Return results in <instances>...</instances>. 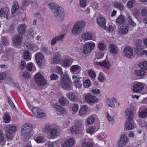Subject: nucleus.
Segmentation results:
<instances>
[{
	"label": "nucleus",
	"mask_w": 147,
	"mask_h": 147,
	"mask_svg": "<svg viewBox=\"0 0 147 147\" xmlns=\"http://www.w3.org/2000/svg\"><path fill=\"white\" fill-rule=\"evenodd\" d=\"M49 6L54 16L57 17L58 20L59 21H63L65 16L64 11L63 8L54 3H49Z\"/></svg>",
	"instance_id": "1"
},
{
	"label": "nucleus",
	"mask_w": 147,
	"mask_h": 147,
	"mask_svg": "<svg viewBox=\"0 0 147 147\" xmlns=\"http://www.w3.org/2000/svg\"><path fill=\"white\" fill-rule=\"evenodd\" d=\"M71 81L68 74H63L61 76L60 83L59 84L62 88L67 90H72V87L70 86Z\"/></svg>",
	"instance_id": "2"
},
{
	"label": "nucleus",
	"mask_w": 147,
	"mask_h": 147,
	"mask_svg": "<svg viewBox=\"0 0 147 147\" xmlns=\"http://www.w3.org/2000/svg\"><path fill=\"white\" fill-rule=\"evenodd\" d=\"M3 129L5 133L6 138L8 141L11 140L14 137L13 134L17 130L16 126L12 124H9L5 126Z\"/></svg>",
	"instance_id": "3"
},
{
	"label": "nucleus",
	"mask_w": 147,
	"mask_h": 147,
	"mask_svg": "<svg viewBox=\"0 0 147 147\" xmlns=\"http://www.w3.org/2000/svg\"><path fill=\"white\" fill-rule=\"evenodd\" d=\"M86 25V22L84 21H79L76 22L73 25L71 31L73 35H78L82 31Z\"/></svg>",
	"instance_id": "4"
},
{
	"label": "nucleus",
	"mask_w": 147,
	"mask_h": 147,
	"mask_svg": "<svg viewBox=\"0 0 147 147\" xmlns=\"http://www.w3.org/2000/svg\"><path fill=\"white\" fill-rule=\"evenodd\" d=\"M84 129V125L82 122H77L75 125L72 127L69 131L73 134H78L82 131Z\"/></svg>",
	"instance_id": "5"
},
{
	"label": "nucleus",
	"mask_w": 147,
	"mask_h": 147,
	"mask_svg": "<svg viewBox=\"0 0 147 147\" xmlns=\"http://www.w3.org/2000/svg\"><path fill=\"white\" fill-rule=\"evenodd\" d=\"M95 47V44L94 42H87L83 46L82 52L84 54L90 53L94 48Z\"/></svg>",
	"instance_id": "6"
},
{
	"label": "nucleus",
	"mask_w": 147,
	"mask_h": 147,
	"mask_svg": "<svg viewBox=\"0 0 147 147\" xmlns=\"http://www.w3.org/2000/svg\"><path fill=\"white\" fill-rule=\"evenodd\" d=\"M34 79L36 84L39 86H43L47 83L44 76L40 73H38L35 75Z\"/></svg>",
	"instance_id": "7"
},
{
	"label": "nucleus",
	"mask_w": 147,
	"mask_h": 147,
	"mask_svg": "<svg viewBox=\"0 0 147 147\" xmlns=\"http://www.w3.org/2000/svg\"><path fill=\"white\" fill-rule=\"evenodd\" d=\"M32 111L34 115L38 118L45 119L47 117L46 113L38 108H34L32 109Z\"/></svg>",
	"instance_id": "8"
},
{
	"label": "nucleus",
	"mask_w": 147,
	"mask_h": 147,
	"mask_svg": "<svg viewBox=\"0 0 147 147\" xmlns=\"http://www.w3.org/2000/svg\"><path fill=\"white\" fill-rule=\"evenodd\" d=\"M32 124L29 123H26L23 125L21 128V134L23 136H26L32 129Z\"/></svg>",
	"instance_id": "9"
},
{
	"label": "nucleus",
	"mask_w": 147,
	"mask_h": 147,
	"mask_svg": "<svg viewBox=\"0 0 147 147\" xmlns=\"http://www.w3.org/2000/svg\"><path fill=\"white\" fill-rule=\"evenodd\" d=\"M128 141L127 136L124 134H122L118 141L117 143L118 147H123L128 143Z\"/></svg>",
	"instance_id": "10"
},
{
	"label": "nucleus",
	"mask_w": 147,
	"mask_h": 147,
	"mask_svg": "<svg viewBox=\"0 0 147 147\" xmlns=\"http://www.w3.org/2000/svg\"><path fill=\"white\" fill-rule=\"evenodd\" d=\"M84 98L86 102L89 103H94L98 100L96 96L90 93L85 94Z\"/></svg>",
	"instance_id": "11"
},
{
	"label": "nucleus",
	"mask_w": 147,
	"mask_h": 147,
	"mask_svg": "<svg viewBox=\"0 0 147 147\" xmlns=\"http://www.w3.org/2000/svg\"><path fill=\"white\" fill-rule=\"evenodd\" d=\"M22 36L17 35L14 36L13 38L12 42L13 45L16 46L21 45L22 40Z\"/></svg>",
	"instance_id": "12"
},
{
	"label": "nucleus",
	"mask_w": 147,
	"mask_h": 147,
	"mask_svg": "<svg viewBox=\"0 0 147 147\" xmlns=\"http://www.w3.org/2000/svg\"><path fill=\"white\" fill-rule=\"evenodd\" d=\"M49 136L51 138L54 139L59 135V131L58 128L57 127H55L51 128L49 131Z\"/></svg>",
	"instance_id": "13"
},
{
	"label": "nucleus",
	"mask_w": 147,
	"mask_h": 147,
	"mask_svg": "<svg viewBox=\"0 0 147 147\" xmlns=\"http://www.w3.org/2000/svg\"><path fill=\"white\" fill-rule=\"evenodd\" d=\"M144 88V85L143 83L138 82L135 84L133 88V91L136 93H140Z\"/></svg>",
	"instance_id": "14"
},
{
	"label": "nucleus",
	"mask_w": 147,
	"mask_h": 147,
	"mask_svg": "<svg viewBox=\"0 0 147 147\" xmlns=\"http://www.w3.org/2000/svg\"><path fill=\"white\" fill-rule=\"evenodd\" d=\"M9 14V9L7 7H4L0 9V17L7 19Z\"/></svg>",
	"instance_id": "15"
},
{
	"label": "nucleus",
	"mask_w": 147,
	"mask_h": 147,
	"mask_svg": "<svg viewBox=\"0 0 147 147\" xmlns=\"http://www.w3.org/2000/svg\"><path fill=\"white\" fill-rule=\"evenodd\" d=\"M71 73L73 74H79L81 70V67L78 65H74L71 66L70 69Z\"/></svg>",
	"instance_id": "16"
},
{
	"label": "nucleus",
	"mask_w": 147,
	"mask_h": 147,
	"mask_svg": "<svg viewBox=\"0 0 147 147\" xmlns=\"http://www.w3.org/2000/svg\"><path fill=\"white\" fill-rule=\"evenodd\" d=\"M96 64L98 65H100L104 68L109 70L111 66V63L109 61L106 60H103L101 62H96Z\"/></svg>",
	"instance_id": "17"
},
{
	"label": "nucleus",
	"mask_w": 147,
	"mask_h": 147,
	"mask_svg": "<svg viewBox=\"0 0 147 147\" xmlns=\"http://www.w3.org/2000/svg\"><path fill=\"white\" fill-rule=\"evenodd\" d=\"M125 56L127 58H130L134 55L133 50L130 47H127L123 50Z\"/></svg>",
	"instance_id": "18"
},
{
	"label": "nucleus",
	"mask_w": 147,
	"mask_h": 147,
	"mask_svg": "<svg viewBox=\"0 0 147 147\" xmlns=\"http://www.w3.org/2000/svg\"><path fill=\"white\" fill-rule=\"evenodd\" d=\"M97 23L101 28L107 29V26H106V20L105 19L102 17H99L97 19Z\"/></svg>",
	"instance_id": "19"
},
{
	"label": "nucleus",
	"mask_w": 147,
	"mask_h": 147,
	"mask_svg": "<svg viewBox=\"0 0 147 147\" xmlns=\"http://www.w3.org/2000/svg\"><path fill=\"white\" fill-rule=\"evenodd\" d=\"M129 26L127 24H125L121 26L119 28L118 32L121 34H125L128 32Z\"/></svg>",
	"instance_id": "20"
},
{
	"label": "nucleus",
	"mask_w": 147,
	"mask_h": 147,
	"mask_svg": "<svg viewBox=\"0 0 147 147\" xmlns=\"http://www.w3.org/2000/svg\"><path fill=\"white\" fill-rule=\"evenodd\" d=\"M35 59L37 65L40 66L43 60L44 57L41 53L37 52L35 55Z\"/></svg>",
	"instance_id": "21"
},
{
	"label": "nucleus",
	"mask_w": 147,
	"mask_h": 147,
	"mask_svg": "<svg viewBox=\"0 0 147 147\" xmlns=\"http://www.w3.org/2000/svg\"><path fill=\"white\" fill-rule=\"evenodd\" d=\"M143 47L141 46H139L137 48L136 52L138 55H145L147 56V50H142Z\"/></svg>",
	"instance_id": "22"
},
{
	"label": "nucleus",
	"mask_w": 147,
	"mask_h": 147,
	"mask_svg": "<svg viewBox=\"0 0 147 147\" xmlns=\"http://www.w3.org/2000/svg\"><path fill=\"white\" fill-rule=\"evenodd\" d=\"M81 38L82 40L85 41L92 40L93 38V36L91 33L86 32L83 33L81 35Z\"/></svg>",
	"instance_id": "23"
},
{
	"label": "nucleus",
	"mask_w": 147,
	"mask_h": 147,
	"mask_svg": "<svg viewBox=\"0 0 147 147\" xmlns=\"http://www.w3.org/2000/svg\"><path fill=\"white\" fill-rule=\"evenodd\" d=\"M75 140L73 138H70L65 140L64 144L65 146H63V147H71L74 144Z\"/></svg>",
	"instance_id": "24"
},
{
	"label": "nucleus",
	"mask_w": 147,
	"mask_h": 147,
	"mask_svg": "<svg viewBox=\"0 0 147 147\" xmlns=\"http://www.w3.org/2000/svg\"><path fill=\"white\" fill-rule=\"evenodd\" d=\"M97 130V128L95 125H91L89 126L86 130L87 133L92 135L94 134Z\"/></svg>",
	"instance_id": "25"
},
{
	"label": "nucleus",
	"mask_w": 147,
	"mask_h": 147,
	"mask_svg": "<svg viewBox=\"0 0 147 147\" xmlns=\"http://www.w3.org/2000/svg\"><path fill=\"white\" fill-rule=\"evenodd\" d=\"M109 49L110 52L112 54H116L118 53V49L117 45L114 44L110 45Z\"/></svg>",
	"instance_id": "26"
},
{
	"label": "nucleus",
	"mask_w": 147,
	"mask_h": 147,
	"mask_svg": "<svg viewBox=\"0 0 147 147\" xmlns=\"http://www.w3.org/2000/svg\"><path fill=\"white\" fill-rule=\"evenodd\" d=\"M64 36V34H62L53 38L51 40V45L54 46L57 42L62 39L63 38Z\"/></svg>",
	"instance_id": "27"
},
{
	"label": "nucleus",
	"mask_w": 147,
	"mask_h": 147,
	"mask_svg": "<svg viewBox=\"0 0 147 147\" xmlns=\"http://www.w3.org/2000/svg\"><path fill=\"white\" fill-rule=\"evenodd\" d=\"M132 120H128L125 122V129L129 130L133 129L134 127V125L132 122Z\"/></svg>",
	"instance_id": "28"
},
{
	"label": "nucleus",
	"mask_w": 147,
	"mask_h": 147,
	"mask_svg": "<svg viewBox=\"0 0 147 147\" xmlns=\"http://www.w3.org/2000/svg\"><path fill=\"white\" fill-rule=\"evenodd\" d=\"M59 104L62 106H67L69 105V101L65 97H61L59 99Z\"/></svg>",
	"instance_id": "29"
},
{
	"label": "nucleus",
	"mask_w": 147,
	"mask_h": 147,
	"mask_svg": "<svg viewBox=\"0 0 147 147\" xmlns=\"http://www.w3.org/2000/svg\"><path fill=\"white\" fill-rule=\"evenodd\" d=\"M125 115L127 116L128 120H132L133 115L132 110L130 108L127 109L125 112Z\"/></svg>",
	"instance_id": "30"
},
{
	"label": "nucleus",
	"mask_w": 147,
	"mask_h": 147,
	"mask_svg": "<svg viewBox=\"0 0 147 147\" xmlns=\"http://www.w3.org/2000/svg\"><path fill=\"white\" fill-rule=\"evenodd\" d=\"M67 96L72 102L78 100V98L72 92H69Z\"/></svg>",
	"instance_id": "31"
},
{
	"label": "nucleus",
	"mask_w": 147,
	"mask_h": 147,
	"mask_svg": "<svg viewBox=\"0 0 147 147\" xmlns=\"http://www.w3.org/2000/svg\"><path fill=\"white\" fill-rule=\"evenodd\" d=\"M26 27L24 24L20 25L18 29V33L21 34H24L25 32Z\"/></svg>",
	"instance_id": "32"
},
{
	"label": "nucleus",
	"mask_w": 147,
	"mask_h": 147,
	"mask_svg": "<svg viewBox=\"0 0 147 147\" xmlns=\"http://www.w3.org/2000/svg\"><path fill=\"white\" fill-rule=\"evenodd\" d=\"M88 110V107L86 105H84L81 107L79 110V113L80 115H83L86 113Z\"/></svg>",
	"instance_id": "33"
},
{
	"label": "nucleus",
	"mask_w": 147,
	"mask_h": 147,
	"mask_svg": "<svg viewBox=\"0 0 147 147\" xmlns=\"http://www.w3.org/2000/svg\"><path fill=\"white\" fill-rule=\"evenodd\" d=\"M30 2V0H23L22 3L21 9L24 10L29 5Z\"/></svg>",
	"instance_id": "34"
},
{
	"label": "nucleus",
	"mask_w": 147,
	"mask_h": 147,
	"mask_svg": "<svg viewBox=\"0 0 147 147\" xmlns=\"http://www.w3.org/2000/svg\"><path fill=\"white\" fill-rule=\"evenodd\" d=\"M107 134L105 131H102L98 136V138L99 140L104 141L107 138Z\"/></svg>",
	"instance_id": "35"
},
{
	"label": "nucleus",
	"mask_w": 147,
	"mask_h": 147,
	"mask_svg": "<svg viewBox=\"0 0 147 147\" xmlns=\"http://www.w3.org/2000/svg\"><path fill=\"white\" fill-rule=\"evenodd\" d=\"M19 8V6L17 1H15L13 3L11 9L12 13H14Z\"/></svg>",
	"instance_id": "36"
},
{
	"label": "nucleus",
	"mask_w": 147,
	"mask_h": 147,
	"mask_svg": "<svg viewBox=\"0 0 147 147\" xmlns=\"http://www.w3.org/2000/svg\"><path fill=\"white\" fill-rule=\"evenodd\" d=\"M134 72L136 76H142L145 74L146 71L143 69H140V70H135Z\"/></svg>",
	"instance_id": "37"
},
{
	"label": "nucleus",
	"mask_w": 147,
	"mask_h": 147,
	"mask_svg": "<svg viewBox=\"0 0 147 147\" xmlns=\"http://www.w3.org/2000/svg\"><path fill=\"white\" fill-rule=\"evenodd\" d=\"M94 117L93 116H91L89 117L86 119L85 123L87 124L91 125L94 123Z\"/></svg>",
	"instance_id": "38"
},
{
	"label": "nucleus",
	"mask_w": 147,
	"mask_h": 147,
	"mask_svg": "<svg viewBox=\"0 0 147 147\" xmlns=\"http://www.w3.org/2000/svg\"><path fill=\"white\" fill-rule=\"evenodd\" d=\"M98 48L100 51H102L105 50L106 48L105 44L102 42H99L98 45Z\"/></svg>",
	"instance_id": "39"
},
{
	"label": "nucleus",
	"mask_w": 147,
	"mask_h": 147,
	"mask_svg": "<svg viewBox=\"0 0 147 147\" xmlns=\"http://www.w3.org/2000/svg\"><path fill=\"white\" fill-rule=\"evenodd\" d=\"M106 103L107 105L109 107L114 108L115 106V103L113 102V100L110 98L107 99Z\"/></svg>",
	"instance_id": "40"
},
{
	"label": "nucleus",
	"mask_w": 147,
	"mask_h": 147,
	"mask_svg": "<svg viewBox=\"0 0 147 147\" xmlns=\"http://www.w3.org/2000/svg\"><path fill=\"white\" fill-rule=\"evenodd\" d=\"M138 66L140 67L142 69L145 70H147V61H144L140 62L138 64Z\"/></svg>",
	"instance_id": "41"
},
{
	"label": "nucleus",
	"mask_w": 147,
	"mask_h": 147,
	"mask_svg": "<svg viewBox=\"0 0 147 147\" xmlns=\"http://www.w3.org/2000/svg\"><path fill=\"white\" fill-rule=\"evenodd\" d=\"M125 21V20L124 17L122 16H120L117 18V23L119 25H121L124 23Z\"/></svg>",
	"instance_id": "42"
},
{
	"label": "nucleus",
	"mask_w": 147,
	"mask_h": 147,
	"mask_svg": "<svg viewBox=\"0 0 147 147\" xmlns=\"http://www.w3.org/2000/svg\"><path fill=\"white\" fill-rule=\"evenodd\" d=\"M114 5L115 7L117 8L120 10H123L124 8V5L119 2L115 3Z\"/></svg>",
	"instance_id": "43"
},
{
	"label": "nucleus",
	"mask_w": 147,
	"mask_h": 147,
	"mask_svg": "<svg viewBox=\"0 0 147 147\" xmlns=\"http://www.w3.org/2000/svg\"><path fill=\"white\" fill-rule=\"evenodd\" d=\"M127 20L129 25L133 27H135L136 25V24L134 22L131 16H128L127 18Z\"/></svg>",
	"instance_id": "44"
},
{
	"label": "nucleus",
	"mask_w": 147,
	"mask_h": 147,
	"mask_svg": "<svg viewBox=\"0 0 147 147\" xmlns=\"http://www.w3.org/2000/svg\"><path fill=\"white\" fill-rule=\"evenodd\" d=\"M61 65L64 67L69 66L71 64L70 60L67 59H65L61 63Z\"/></svg>",
	"instance_id": "45"
},
{
	"label": "nucleus",
	"mask_w": 147,
	"mask_h": 147,
	"mask_svg": "<svg viewBox=\"0 0 147 147\" xmlns=\"http://www.w3.org/2000/svg\"><path fill=\"white\" fill-rule=\"evenodd\" d=\"M53 108H55V110L57 111V113L60 114L61 111V109H63V107L60 106L58 104L54 105Z\"/></svg>",
	"instance_id": "46"
},
{
	"label": "nucleus",
	"mask_w": 147,
	"mask_h": 147,
	"mask_svg": "<svg viewBox=\"0 0 147 147\" xmlns=\"http://www.w3.org/2000/svg\"><path fill=\"white\" fill-rule=\"evenodd\" d=\"M135 3V0H129L126 5L128 9H131L134 6V4Z\"/></svg>",
	"instance_id": "47"
},
{
	"label": "nucleus",
	"mask_w": 147,
	"mask_h": 147,
	"mask_svg": "<svg viewBox=\"0 0 147 147\" xmlns=\"http://www.w3.org/2000/svg\"><path fill=\"white\" fill-rule=\"evenodd\" d=\"M147 115V108L145 109L139 113V117L142 118H144Z\"/></svg>",
	"instance_id": "48"
},
{
	"label": "nucleus",
	"mask_w": 147,
	"mask_h": 147,
	"mask_svg": "<svg viewBox=\"0 0 147 147\" xmlns=\"http://www.w3.org/2000/svg\"><path fill=\"white\" fill-rule=\"evenodd\" d=\"M24 57L27 61L31 59V57L30 55V53L28 51H25L24 53Z\"/></svg>",
	"instance_id": "49"
},
{
	"label": "nucleus",
	"mask_w": 147,
	"mask_h": 147,
	"mask_svg": "<svg viewBox=\"0 0 147 147\" xmlns=\"http://www.w3.org/2000/svg\"><path fill=\"white\" fill-rule=\"evenodd\" d=\"M35 141L38 143H42L45 142L44 138L42 136H38L35 139Z\"/></svg>",
	"instance_id": "50"
},
{
	"label": "nucleus",
	"mask_w": 147,
	"mask_h": 147,
	"mask_svg": "<svg viewBox=\"0 0 147 147\" xmlns=\"http://www.w3.org/2000/svg\"><path fill=\"white\" fill-rule=\"evenodd\" d=\"M89 76L93 79L95 78L96 77V74L95 72L92 70L90 69L88 71Z\"/></svg>",
	"instance_id": "51"
},
{
	"label": "nucleus",
	"mask_w": 147,
	"mask_h": 147,
	"mask_svg": "<svg viewBox=\"0 0 147 147\" xmlns=\"http://www.w3.org/2000/svg\"><path fill=\"white\" fill-rule=\"evenodd\" d=\"M82 146V147H93V144L92 142H84Z\"/></svg>",
	"instance_id": "52"
},
{
	"label": "nucleus",
	"mask_w": 147,
	"mask_h": 147,
	"mask_svg": "<svg viewBox=\"0 0 147 147\" xmlns=\"http://www.w3.org/2000/svg\"><path fill=\"white\" fill-rule=\"evenodd\" d=\"M34 67V66L33 63L32 62H30L27 64L26 68L28 71H31L32 69Z\"/></svg>",
	"instance_id": "53"
},
{
	"label": "nucleus",
	"mask_w": 147,
	"mask_h": 147,
	"mask_svg": "<svg viewBox=\"0 0 147 147\" xmlns=\"http://www.w3.org/2000/svg\"><path fill=\"white\" fill-rule=\"evenodd\" d=\"M98 80L100 82H103L105 80V76L102 73L100 72L99 74Z\"/></svg>",
	"instance_id": "54"
},
{
	"label": "nucleus",
	"mask_w": 147,
	"mask_h": 147,
	"mask_svg": "<svg viewBox=\"0 0 147 147\" xmlns=\"http://www.w3.org/2000/svg\"><path fill=\"white\" fill-rule=\"evenodd\" d=\"M86 0H80L79 5L80 7L84 8L86 6Z\"/></svg>",
	"instance_id": "55"
},
{
	"label": "nucleus",
	"mask_w": 147,
	"mask_h": 147,
	"mask_svg": "<svg viewBox=\"0 0 147 147\" xmlns=\"http://www.w3.org/2000/svg\"><path fill=\"white\" fill-rule=\"evenodd\" d=\"M3 119L5 123H8L10 121V117L8 115L5 114L4 115Z\"/></svg>",
	"instance_id": "56"
},
{
	"label": "nucleus",
	"mask_w": 147,
	"mask_h": 147,
	"mask_svg": "<svg viewBox=\"0 0 147 147\" xmlns=\"http://www.w3.org/2000/svg\"><path fill=\"white\" fill-rule=\"evenodd\" d=\"M106 116L107 119L109 121H113L114 119V116L111 114H109L108 113H107Z\"/></svg>",
	"instance_id": "57"
},
{
	"label": "nucleus",
	"mask_w": 147,
	"mask_h": 147,
	"mask_svg": "<svg viewBox=\"0 0 147 147\" xmlns=\"http://www.w3.org/2000/svg\"><path fill=\"white\" fill-rule=\"evenodd\" d=\"M90 86V81L89 79H88L86 80L84 83V86L86 88H88Z\"/></svg>",
	"instance_id": "58"
},
{
	"label": "nucleus",
	"mask_w": 147,
	"mask_h": 147,
	"mask_svg": "<svg viewBox=\"0 0 147 147\" xmlns=\"http://www.w3.org/2000/svg\"><path fill=\"white\" fill-rule=\"evenodd\" d=\"M60 57L59 56L56 55L53 58V63L57 64L60 61Z\"/></svg>",
	"instance_id": "59"
},
{
	"label": "nucleus",
	"mask_w": 147,
	"mask_h": 147,
	"mask_svg": "<svg viewBox=\"0 0 147 147\" xmlns=\"http://www.w3.org/2000/svg\"><path fill=\"white\" fill-rule=\"evenodd\" d=\"M79 109L78 105L76 104H74L72 107V111L76 113L77 112Z\"/></svg>",
	"instance_id": "60"
},
{
	"label": "nucleus",
	"mask_w": 147,
	"mask_h": 147,
	"mask_svg": "<svg viewBox=\"0 0 147 147\" xmlns=\"http://www.w3.org/2000/svg\"><path fill=\"white\" fill-rule=\"evenodd\" d=\"M26 46L28 49H29L35 51V48L30 43H27L26 44Z\"/></svg>",
	"instance_id": "61"
},
{
	"label": "nucleus",
	"mask_w": 147,
	"mask_h": 147,
	"mask_svg": "<svg viewBox=\"0 0 147 147\" xmlns=\"http://www.w3.org/2000/svg\"><path fill=\"white\" fill-rule=\"evenodd\" d=\"M51 125L49 124L46 125L44 127V130L46 132H49V131L51 129Z\"/></svg>",
	"instance_id": "62"
},
{
	"label": "nucleus",
	"mask_w": 147,
	"mask_h": 147,
	"mask_svg": "<svg viewBox=\"0 0 147 147\" xmlns=\"http://www.w3.org/2000/svg\"><path fill=\"white\" fill-rule=\"evenodd\" d=\"M95 57L97 59H99L102 58L103 57V55L101 53L98 52L96 53Z\"/></svg>",
	"instance_id": "63"
},
{
	"label": "nucleus",
	"mask_w": 147,
	"mask_h": 147,
	"mask_svg": "<svg viewBox=\"0 0 147 147\" xmlns=\"http://www.w3.org/2000/svg\"><path fill=\"white\" fill-rule=\"evenodd\" d=\"M50 78L51 80H56L58 79L59 76L55 74H53L50 76Z\"/></svg>",
	"instance_id": "64"
}]
</instances>
